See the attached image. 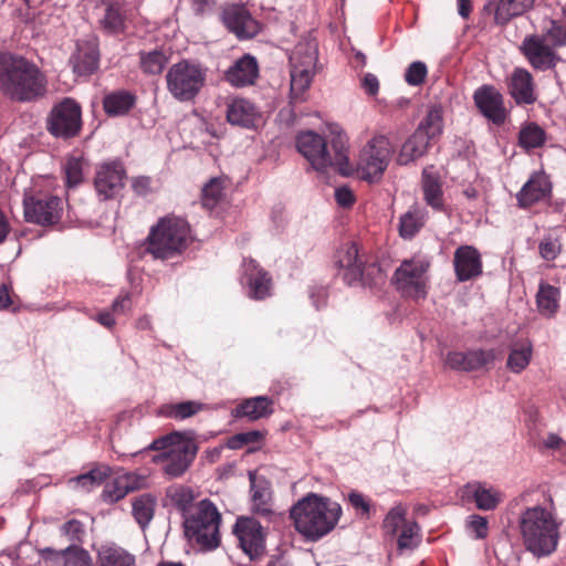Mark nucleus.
<instances>
[{
  "label": "nucleus",
  "mask_w": 566,
  "mask_h": 566,
  "mask_svg": "<svg viewBox=\"0 0 566 566\" xmlns=\"http://www.w3.org/2000/svg\"><path fill=\"white\" fill-rule=\"evenodd\" d=\"M541 36L544 38L546 42H549V45L553 49L557 46H564L566 45V27L554 20H551L549 27L545 30V34Z\"/></svg>",
  "instance_id": "3c124183"
},
{
  "label": "nucleus",
  "mask_w": 566,
  "mask_h": 566,
  "mask_svg": "<svg viewBox=\"0 0 566 566\" xmlns=\"http://www.w3.org/2000/svg\"><path fill=\"white\" fill-rule=\"evenodd\" d=\"M259 75V65L250 54L237 60L224 73L226 80L234 87H243L254 83Z\"/></svg>",
  "instance_id": "b1692460"
},
{
  "label": "nucleus",
  "mask_w": 566,
  "mask_h": 566,
  "mask_svg": "<svg viewBox=\"0 0 566 566\" xmlns=\"http://www.w3.org/2000/svg\"><path fill=\"white\" fill-rule=\"evenodd\" d=\"M48 81L33 62L0 53V92L18 102H30L46 94Z\"/></svg>",
  "instance_id": "f03ea898"
},
{
  "label": "nucleus",
  "mask_w": 566,
  "mask_h": 566,
  "mask_svg": "<svg viewBox=\"0 0 566 566\" xmlns=\"http://www.w3.org/2000/svg\"><path fill=\"white\" fill-rule=\"evenodd\" d=\"M102 24L104 29L112 33H117L124 29V17L117 4L111 3L107 7Z\"/></svg>",
  "instance_id": "09e8293b"
},
{
  "label": "nucleus",
  "mask_w": 566,
  "mask_h": 566,
  "mask_svg": "<svg viewBox=\"0 0 566 566\" xmlns=\"http://www.w3.org/2000/svg\"><path fill=\"white\" fill-rule=\"evenodd\" d=\"M296 147L317 172L337 171L350 176L354 170L349 160L348 138L337 125H331L325 137L313 130L300 133Z\"/></svg>",
  "instance_id": "f257e3e1"
},
{
  "label": "nucleus",
  "mask_w": 566,
  "mask_h": 566,
  "mask_svg": "<svg viewBox=\"0 0 566 566\" xmlns=\"http://www.w3.org/2000/svg\"><path fill=\"white\" fill-rule=\"evenodd\" d=\"M273 401L265 396H258L244 400L235 410L237 417H247L250 420H258L268 417L273 412Z\"/></svg>",
  "instance_id": "72a5a7b5"
},
{
  "label": "nucleus",
  "mask_w": 566,
  "mask_h": 566,
  "mask_svg": "<svg viewBox=\"0 0 566 566\" xmlns=\"http://www.w3.org/2000/svg\"><path fill=\"white\" fill-rule=\"evenodd\" d=\"M317 43L314 39L298 42L290 54L292 102L303 101L317 71Z\"/></svg>",
  "instance_id": "423d86ee"
},
{
  "label": "nucleus",
  "mask_w": 566,
  "mask_h": 566,
  "mask_svg": "<svg viewBox=\"0 0 566 566\" xmlns=\"http://www.w3.org/2000/svg\"><path fill=\"white\" fill-rule=\"evenodd\" d=\"M227 120L232 126L253 128L261 119L260 112L245 98H233L227 104Z\"/></svg>",
  "instance_id": "412c9836"
},
{
  "label": "nucleus",
  "mask_w": 566,
  "mask_h": 566,
  "mask_svg": "<svg viewBox=\"0 0 566 566\" xmlns=\"http://www.w3.org/2000/svg\"><path fill=\"white\" fill-rule=\"evenodd\" d=\"M348 501L356 511H360L363 514L368 515L370 504L363 494L358 492H350L348 494Z\"/></svg>",
  "instance_id": "680f3d73"
},
{
  "label": "nucleus",
  "mask_w": 566,
  "mask_h": 566,
  "mask_svg": "<svg viewBox=\"0 0 566 566\" xmlns=\"http://www.w3.org/2000/svg\"><path fill=\"white\" fill-rule=\"evenodd\" d=\"M98 51L95 40L78 41L76 50L70 59L74 73L77 75H88L98 67Z\"/></svg>",
  "instance_id": "5701e85b"
},
{
  "label": "nucleus",
  "mask_w": 566,
  "mask_h": 566,
  "mask_svg": "<svg viewBox=\"0 0 566 566\" xmlns=\"http://www.w3.org/2000/svg\"><path fill=\"white\" fill-rule=\"evenodd\" d=\"M446 364L452 369L465 370V354L460 352L449 353Z\"/></svg>",
  "instance_id": "69168bd1"
},
{
  "label": "nucleus",
  "mask_w": 566,
  "mask_h": 566,
  "mask_svg": "<svg viewBox=\"0 0 566 566\" xmlns=\"http://www.w3.org/2000/svg\"><path fill=\"white\" fill-rule=\"evenodd\" d=\"M85 161L81 156L71 155L64 164V172L67 187H75L84 179Z\"/></svg>",
  "instance_id": "79ce46f5"
},
{
  "label": "nucleus",
  "mask_w": 566,
  "mask_h": 566,
  "mask_svg": "<svg viewBox=\"0 0 566 566\" xmlns=\"http://www.w3.org/2000/svg\"><path fill=\"white\" fill-rule=\"evenodd\" d=\"M167 63V56L158 50L143 53L140 56V65L145 73L159 74Z\"/></svg>",
  "instance_id": "49530a36"
},
{
  "label": "nucleus",
  "mask_w": 566,
  "mask_h": 566,
  "mask_svg": "<svg viewBox=\"0 0 566 566\" xmlns=\"http://www.w3.org/2000/svg\"><path fill=\"white\" fill-rule=\"evenodd\" d=\"M222 196V181L218 178H213L202 189V205L208 209H213Z\"/></svg>",
  "instance_id": "de8ad7c7"
},
{
  "label": "nucleus",
  "mask_w": 566,
  "mask_h": 566,
  "mask_svg": "<svg viewBox=\"0 0 566 566\" xmlns=\"http://www.w3.org/2000/svg\"><path fill=\"white\" fill-rule=\"evenodd\" d=\"M169 494L171 500L187 514L188 510L192 506V492L188 488L178 486L171 489Z\"/></svg>",
  "instance_id": "4d7b16f0"
},
{
  "label": "nucleus",
  "mask_w": 566,
  "mask_h": 566,
  "mask_svg": "<svg viewBox=\"0 0 566 566\" xmlns=\"http://www.w3.org/2000/svg\"><path fill=\"white\" fill-rule=\"evenodd\" d=\"M96 559L98 566H136L135 556L115 543L103 544Z\"/></svg>",
  "instance_id": "c85d7f7f"
},
{
  "label": "nucleus",
  "mask_w": 566,
  "mask_h": 566,
  "mask_svg": "<svg viewBox=\"0 0 566 566\" xmlns=\"http://www.w3.org/2000/svg\"><path fill=\"white\" fill-rule=\"evenodd\" d=\"M429 265V262L423 258L405 260L394 275L397 290L413 300L424 298L427 295V272Z\"/></svg>",
  "instance_id": "9b49d317"
},
{
  "label": "nucleus",
  "mask_w": 566,
  "mask_h": 566,
  "mask_svg": "<svg viewBox=\"0 0 566 566\" xmlns=\"http://www.w3.org/2000/svg\"><path fill=\"white\" fill-rule=\"evenodd\" d=\"M125 171L119 163H104L96 169L95 189L101 199L107 200L119 193L124 187Z\"/></svg>",
  "instance_id": "f3484780"
},
{
  "label": "nucleus",
  "mask_w": 566,
  "mask_h": 566,
  "mask_svg": "<svg viewBox=\"0 0 566 566\" xmlns=\"http://www.w3.org/2000/svg\"><path fill=\"white\" fill-rule=\"evenodd\" d=\"M535 0H497L494 6V19L499 24H506L513 18L531 10Z\"/></svg>",
  "instance_id": "7c9ffc66"
},
{
  "label": "nucleus",
  "mask_w": 566,
  "mask_h": 566,
  "mask_svg": "<svg viewBox=\"0 0 566 566\" xmlns=\"http://www.w3.org/2000/svg\"><path fill=\"white\" fill-rule=\"evenodd\" d=\"M203 405L198 401H184L171 406L169 416L175 419H186L202 410Z\"/></svg>",
  "instance_id": "5fc2aeb1"
},
{
  "label": "nucleus",
  "mask_w": 566,
  "mask_h": 566,
  "mask_svg": "<svg viewBox=\"0 0 566 566\" xmlns=\"http://www.w3.org/2000/svg\"><path fill=\"white\" fill-rule=\"evenodd\" d=\"M463 501L474 500L476 507L482 511H492L501 503L503 494L490 486L480 483H469L460 490Z\"/></svg>",
  "instance_id": "393cba45"
},
{
  "label": "nucleus",
  "mask_w": 566,
  "mask_h": 566,
  "mask_svg": "<svg viewBox=\"0 0 566 566\" xmlns=\"http://www.w3.org/2000/svg\"><path fill=\"white\" fill-rule=\"evenodd\" d=\"M551 191L549 182L544 175H534L517 195L521 206L528 207L544 199Z\"/></svg>",
  "instance_id": "2f4dec72"
},
{
  "label": "nucleus",
  "mask_w": 566,
  "mask_h": 566,
  "mask_svg": "<svg viewBox=\"0 0 566 566\" xmlns=\"http://www.w3.org/2000/svg\"><path fill=\"white\" fill-rule=\"evenodd\" d=\"M545 140L544 130L536 124H528L520 132V144L526 149L536 148Z\"/></svg>",
  "instance_id": "c03bdc74"
},
{
  "label": "nucleus",
  "mask_w": 566,
  "mask_h": 566,
  "mask_svg": "<svg viewBox=\"0 0 566 566\" xmlns=\"http://www.w3.org/2000/svg\"><path fill=\"white\" fill-rule=\"evenodd\" d=\"M240 281L250 298L263 300L271 294V277L254 260L243 261Z\"/></svg>",
  "instance_id": "2eb2a0df"
},
{
  "label": "nucleus",
  "mask_w": 566,
  "mask_h": 566,
  "mask_svg": "<svg viewBox=\"0 0 566 566\" xmlns=\"http://www.w3.org/2000/svg\"><path fill=\"white\" fill-rule=\"evenodd\" d=\"M427 74V65L421 61H416L407 67L405 81L411 86H418L424 82Z\"/></svg>",
  "instance_id": "6e6d98bb"
},
{
  "label": "nucleus",
  "mask_w": 566,
  "mask_h": 566,
  "mask_svg": "<svg viewBox=\"0 0 566 566\" xmlns=\"http://www.w3.org/2000/svg\"><path fill=\"white\" fill-rule=\"evenodd\" d=\"M335 199L336 202L344 208L350 207L355 201L353 191L347 187L337 188L335 190Z\"/></svg>",
  "instance_id": "0e129e2a"
},
{
  "label": "nucleus",
  "mask_w": 566,
  "mask_h": 566,
  "mask_svg": "<svg viewBox=\"0 0 566 566\" xmlns=\"http://www.w3.org/2000/svg\"><path fill=\"white\" fill-rule=\"evenodd\" d=\"M465 354V371L480 369L494 360L492 350H472Z\"/></svg>",
  "instance_id": "8fccbe9b"
},
{
  "label": "nucleus",
  "mask_w": 566,
  "mask_h": 566,
  "mask_svg": "<svg viewBox=\"0 0 566 566\" xmlns=\"http://www.w3.org/2000/svg\"><path fill=\"white\" fill-rule=\"evenodd\" d=\"M169 93L180 102L193 99L206 82V70L187 60L174 64L166 75Z\"/></svg>",
  "instance_id": "9d476101"
},
{
  "label": "nucleus",
  "mask_w": 566,
  "mask_h": 566,
  "mask_svg": "<svg viewBox=\"0 0 566 566\" xmlns=\"http://www.w3.org/2000/svg\"><path fill=\"white\" fill-rule=\"evenodd\" d=\"M135 104V96L126 91H117L104 97L103 105L109 116H122Z\"/></svg>",
  "instance_id": "c9c22d12"
},
{
  "label": "nucleus",
  "mask_w": 566,
  "mask_h": 566,
  "mask_svg": "<svg viewBox=\"0 0 566 566\" xmlns=\"http://www.w3.org/2000/svg\"><path fill=\"white\" fill-rule=\"evenodd\" d=\"M423 199L432 209L441 211L444 208L441 176L434 167H427L422 171Z\"/></svg>",
  "instance_id": "bb28decb"
},
{
  "label": "nucleus",
  "mask_w": 566,
  "mask_h": 566,
  "mask_svg": "<svg viewBox=\"0 0 566 566\" xmlns=\"http://www.w3.org/2000/svg\"><path fill=\"white\" fill-rule=\"evenodd\" d=\"M453 265L460 282L473 280L482 274L481 254L472 245H461L454 251Z\"/></svg>",
  "instance_id": "a211bd4d"
},
{
  "label": "nucleus",
  "mask_w": 566,
  "mask_h": 566,
  "mask_svg": "<svg viewBox=\"0 0 566 566\" xmlns=\"http://www.w3.org/2000/svg\"><path fill=\"white\" fill-rule=\"evenodd\" d=\"M132 308L130 295L128 293L118 296L112 304V310L116 314H125Z\"/></svg>",
  "instance_id": "338daca9"
},
{
  "label": "nucleus",
  "mask_w": 566,
  "mask_h": 566,
  "mask_svg": "<svg viewBox=\"0 0 566 566\" xmlns=\"http://www.w3.org/2000/svg\"><path fill=\"white\" fill-rule=\"evenodd\" d=\"M443 109L440 105H432L426 117L419 124L417 130L421 132L428 139H433L442 134Z\"/></svg>",
  "instance_id": "4c0bfd02"
},
{
  "label": "nucleus",
  "mask_w": 566,
  "mask_h": 566,
  "mask_svg": "<svg viewBox=\"0 0 566 566\" xmlns=\"http://www.w3.org/2000/svg\"><path fill=\"white\" fill-rule=\"evenodd\" d=\"M523 543L534 556H548L556 551L559 541V522L553 505L527 507L518 521Z\"/></svg>",
  "instance_id": "20e7f679"
},
{
  "label": "nucleus",
  "mask_w": 566,
  "mask_h": 566,
  "mask_svg": "<svg viewBox=\"0 0 566 566\" xmlns=\"http://www.w3.org/2000/svg\"><path fill=\"white\" fill-rule=\"evenodd\" d=\"M521 51L530 64L537 70L552 69L559 61L554 49L541 35H527L522 42Z\"/></svg>",
  "instance_id": "dca6fc26"
},
{
  "label": "nucleus",
  "mask_w": 566,
  "mask_h": 566,
  "mask_svg": "<svg viewBox=\"0 0 566 566\" xmlns=\"http://www.w3.org/2000/svg\"><path fill=\"white\" fill-rule=\"evenodd\" d=\"M150 450H161L163 454L156 458L166 461L164 471L170 476L181 475L195 458L197 448L191 437L186 432H172L154 440Z\"/></svg>",
  "instance_id": "6e6552de"
},
{
  "label": "nucleus",
  "mask_w": 566,
  "mask_h": 566,
  "mask_svg": "<svg viewBox=\"0 0 566 566\" xmlns=\"http://www.w3.org/2000/svg\"><path fill=\"white\" fill-rule=\"evenodd\" d=\"M65 553L66 566H93L88 552L77 545H70Z\"/></svg>",
  "instance_id": "603ef678"
},
{
  "label": "nucleus",
  "mask_w": 566,
  "mask_h": 566,
  "mask_svg": "<svg viewBox=\"0 0 566 566\" xmlns=\"http://www.w3.org/2000/svg\"><path fill=\"white\" fill-rule=\"evenodd\" d=\"M124 484L128 486V493L142 488L145 483V479L132 473V472H122L117 474Z\"/></svg>",
  "instance_id": "e2e57ef3"
},
{
  "label": "nucleus",
  "mask_w": 566,
  "mask_h": 566,
  "mask_svg": "<svg viewBox=\"0 0 566 566\" xmlns=\"http://www.w3.org/2000/svg\"><path fill=\"white\" fill-rule=\"evenodd\" d=\"M533 357V345L528 339L516 340L511 344L506 367L514 374L527 368Z\"/></svg>",
  "instance_id": "473e14b6"
},
{
  "label": "nucleus",
  "mask_w": 566,
  "mask_h": 566,
  "mask_svg": "<svg viewBox=\"0 0 566 566\" xmlns=\"http://www.w3.org/2000/svg\"><path fill=\"white\" fill-rule=\"evenodd\" d=\"M398 547L400 549L413 548L420 542V527L415 521L403 523L399 530Z\"/></svg>",
  "instance_id": "a18cd8bd"
},
{
  "label": "nucleus",
  "mask_w": 566,
  "mask_h": 566,
  "mask_svg": "<svg viewBox=\"0 0 566 566\" xmlns=\"http://www.w3.org/2000/svg\"><path fill=\"white\" fill-rule=\"evenodd\" d=\"M467 526L476 538H485L488 535V520L481 515L469 516Z\"/></svg>",
  "instance_id": "bf43d9fd"
},
{
  "label": "nucleus",
  "mask_w": 566,
  "mask_h": 566,
  "mask_svg": "<svg viewBox=\"0 0 566 566\" xmlns=\"http://www.w3.org/2000/svg\"><path fill=\"white\" fill-rule=\"evenodd\" d=\"M406 514L407 507L403 506L402 504H397L394 507H391L384 518V530L391 535H396L398 531L402 527L403 523L408 522L406 520Z\"/></svg>",
  "instance_id": "37998d69"
},
{
  "label": "nucleus",
  "mask_w": 566,
  "mask_h": 566,
  "mask_svg": "<svg viewBox=\"0 0 566 566\" xmlns=\"http://www.w3.org/2000/svg\"><path fill=\"white\" fill-rule=\"evenodd\" d=\"M559 289L546 282H541L536 293V308L541 316L553 318L559 310Z\"/></svg>",
  "instance_id": "c756f323"
},
{
  "label": "nucleus",
  "mask_w": 566,
  "mask_h": 566,
  "mask_svg": "<svg viewBox=\"0 0 566 566\" xmlns=\"http://www.w3.org/2000/svg\"><path fill=\"white\" fill-rule=\"evenodd\" d=\"M221 515L209 500L193 504L185 515L184 526L187 538L201 548L212 549L220 543Z\"/></svg>",
  "instance_id": "39448f33"
},
{
  "label": "nucleus",
  "mask_w": 566,
  "mask_h": 566,
  "mask_svg": "<svg viewBox=\"0 0 566 566\" xmlns=\"http://www.w3.org/2000/svg\"><path fill=\"white\" fill-rule=\"evenodd\" d=\"M342 515L338 503L316 493L300 499L290 511L295 530L307 541L316 542L331 533Z\"/></svg>",
  "instance_id": "7ed1b4c3"
},
{
  "label": "nucleus",
  "mask_w": 566,
  "mask_h": 566,
  "mask_svg": "<svg viewBox=\"0 0 566 566\" xmlns=\"http://www.w3.org/2000/svg\"><path fill=\"white\" fill-rule=\"evenodd\" d=\"M543 444L547 449L556 450V451H565L566 450V441L562 439L556 433H549L543 440Z\"/></svg>",
  "instance_id": "774afa93"
},
{
  "label": "nucleus",
  "mask_w": 566,
  "mask_h": 566,
  "mask_svg": "<svg viewBox=\"0 0 566 566\" xmlns=\"http://www.w3.org/2000/svg\"><path fill=\"white\" fill-rule=\"evenodd\" d=\"M429 142L430 139L422 135L421 132L416 130L401 146L398 163L400 165H407L421 157L426 153Z\"/></svg>",
  "instance_id": "f704fd0d"
},
{
  "label": "nucleus",
  "mask_w": 566,
  "mask_h": 566,
  "mask_svg": "<svg viewBox=\"0 0 566 566\" xmlns=\"http://www.w3.org/2000/svg\"><path fill=\"white\" fill-rule=\"evenodd\" d=\"M189 226L181 218H165L154 227L148 237L147 251L155 259H169L186 248Z\"/></svg>",
  "instance_id": "0eeeda50"
},
{
  "label": "nucleus",
  "mask_w": 566,
  "mask_h": 566,
  "mask_svg": "<svg viewBox=\"0 0 566 566\" xmlns=\"http://www.w3.org/2000/svg\"><path fill=\"white\" fill-rule=\"evenodd\" d=\"M336 263L344 271V280L348 284H354L361 279L364 262L359 256L356 243L347 242L343 244L337 251Z\"/></svg>",
  "instance_id": "4be33fe9"
},
{
  "label": "nucleus",
  "mask_w": 566,
  "mask_h": 566,
  "mask_svg": "<svg viewBox=\"0 0 566 566\" xmlns=\"http://www.w3.org/2000/svg\"><path fill=\"white\" fill-rule=\"evenodd\" d=\"M233 534L242 551L251 559L263 554L265 548V535L263 527L256 520L245 516L238 517L233 526Z\"/></svg>",
  "instance_id": "ddd939ff"
},
{
  "label": "nucleus",
  "mask_w": 566,
  "mask_h": 566,
  "mask_svg": "<svg viewBox=\"0 0 566 566\" xmlns=\"http://www.w3.org/2000/svg\"><path fill=\"white\" fill-rule=\"evenodd\" d=\"M510 94L518 104H531L535 101L533 78L528 71L516 69L510 78Z\"/></svg>",
  "instance_id": "cd10ccee"
},
{
  "label": "nucleus",
  "mask_w": 566,
  "mask_h": 566,
  "mask_svg": "<svg viewBox=\"0 0 566 566\" xmlns=\"http://www.w3.org/2000/svg\"><path fill=\"white\" fill-rule=\"evenodd\" d=\"M563 229L555 230L548 233L539 243V254L546 261H552L557 258L562 251V240L565 237Z\"/></svg>",
  "instance_id": "a19ab883"
},
{
  "label": "nucleus",
  "mask_w": 566,
  "mask_h": 566,
  "mask_svg": "<svg viewBox=\"0 0 566 566\" xmlns=\"http://www.w3.org/2000/svg\"><path fill=\"white\" fill-rule=\"evenodd\" d=\"M61 532L71 542H81L84 535V525L77 520H70L61 527Z\"/></svg>",
  "instance_id": "13d9d810"
},
{
  "label": "nucleus",
  "mask_w": 566,
  "mask_h": 566,
  "mask_svg": "<svg viewBox=\"0 0 566 566\" xmlns=\"http://www.w3.org/2000/svg\"><path fill=\"white\" fill-rule=\"evenodd\" d=\"M81 126V107L69 97L56 104L48 118V129L55 137H73L80 132Z\"/></svg>",
  "instance_id": "f8f14e48"
},
{
  "label": "nucleus",
  "mask_w": 566,
  "mask_h": 566,
  "mask_svg": "<svg viewBox=\"0 0 566 566\" xmlns=\"http://www.w3.org/2000/svg\"><path fill=\"white\" fill-rule=\"evenodd\" d=\"M155 499L148 494L136 497L133 502V515L140 527H146L154 517Z\"/></svg>",
  "instance_id": "ea45409f"
},
{
  "label": "nucleus",
  "mask_w": 566,
  "mask_h": 566,
  "mask_svg": "<svg viewBox=\"0 0 566 566\" xmlns=\"http://www.w3.org/2000/svg\"><path fill=\"white\" fill-rule=\"evenodd\" d=\"M474 102L480 112L495 124L505 119L502 95L492 86H483L475 91Z\"/></svg>",
  "instance_id": "aec40b11"
},
{
  "label": "nucleus",
  "mask_w": 566,
  "mask_h": 566,
  "mask_svg": "<svg viewBox=\"0 0 566 566\" xmlns=\"http://www.w3.org/2000/svg\"><path fill=\"white\" fill-rule=\"evenodd\" d=\"M128 486L123 483L118 475L108 482L103 491V499L107 502L114 503L126 496Z\"/></svg>",
  "instance_id": "864d4df0"
},
{
  "label": "nucleus",
  "mask_w": 566,
  "mask_h": 566,
  "mask_svg": "<svg viewBox=\"0 0 566 566\" xmlns=\"http://www.w3.org/2000/svg\"><path fill=\"white\" fill-rule=\"evenodd\" d=\"M223 21L240 39H249L260 31V23L252 18L244 7H232L224 11Z\"/></svg>",
  "instance_id": "6ab92c4d"
},
{
  "label": "nucleus",
  "mask_w": 566,
  "mask_h": 566,
  "mask_svg": "<svg viewBox=\"0 0 566 566\" xmlns=\"http://www.w3.org/2000/svg\"><path fill=\"white\" fill-rule=\"evenodd\" d=\"M42 558L51 566H66V553L64 549L43 548L40 552Z\"/></svg>",
  "instance_id": "052dcab7"
},
{
  "label": "nucleus",
  "mask_w": 566,
  "mask_h": 566,
  "mask_svg": "<svg viewBox=\"0 0 566 566\" xmlns=\"http://www.w3.org/2000/svg\"><path fill=\"white\" fill-rule=\"evenodd\" d=\"M111 475V468L107 465L97 467L92 469L85 474L77 475L69 481L74 489H82L90 491L99 486L106 478Z\"/></svg>",
  "instance_id": "58836bf2"
},
{
  "label": "nucleus",
  "mask_w": 566,
  "mask_h": 566,
  "mask_svg": "<svg viewBox=\"0 0 566 566\" xmlns=\"http://www.w3.org/2000/svg\"><path fill=\"white\" fill-rule=\"evenodd\" d=\"M392 146L384 135L374 136L360 149L354 170L358 177L368 182L378 181L387 169Z\"/></svg>",
  "instance_id": "1a4fd4ad"
},
{
  "label": "nucleus",
  "mask_w": 566,
  "mask_h": 566,
  "mask_svg": "<svg viewBox=\"0 0 566 566\" xmlns=\"http://www.w3.org/2000/svg\"><path fill=\"white\" fill-rule=\"evenodd\" d=\"M426 214L418 207H411L399 219V234L403 239L413 238L424 224Z\"/></svg>",
  "instance_id": "e433bc0d"
},
{
  "label": "nucleus",
  "mask_w": 566,
  "mask_h": 566,
  "mask_svg": "<svg viewBox=\"0 0 566 566\" xmlns=\"http://www.w3.org/2000/svg\"><path fill=\"white\" fill-rule=\"evenodd\" d=\"M252 511L260 515H269L271 510L272 492L270 482L255 472H249Z\"/></svg>",
  "instance_id": "a878e982"
},
{
  "label": "nucleus",
  "mask_w": 566,
  "mask_h": 566,
  "mask_svg": "<svg viewBox=\"0 0 566 566\" xmlns=\"http://www.w3.org/2000/svg\"><path fill=\"white\" fill-rule=\"evenodd\" d=\"M62 201L59 197L48 198L27 197L24 199V216L30 222L39 224H53L62 213Z\"/></svg>",
  "instance_id": "4468645a"
}]
</instances>
